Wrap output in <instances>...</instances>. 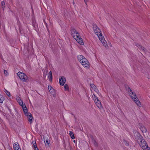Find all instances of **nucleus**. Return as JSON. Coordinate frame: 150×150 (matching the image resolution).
Segmentation results:
<instances>
[{"label": "nucleus", "mask_w": 150, "mask_h": 150, "mask_svg": "<svg viewBox=\"0 0 150 150\" xmlns=\"http://www.w3.org/2000/svg\"><path fill=\"white\" fill-rule=\"evenodd\" d=\"M72 35L74 38L76 40L77 42L80 45H83L84 43L83 40L81 38L79 33L76 30L74 29L71 32Z\"/></svg>", "instance_id": "3"}, {"label": "nucleus", "mask_w": 150, "mask_h": 150, "mask_svg": "<svg viewBox=\"0 0 150 150\" xmlns=\"http://www.w3.org/2000/svg\"><path fill=\"white\" fill-rule=\"evenodd\" d=\"M48 89L49 92L54 97H55L56 96V93L55 90L53 88L50 86H48Z\"/></svg>", "instance_id": "8"}, {"label": "nucleus", "mask_w": 150, "mask_h": 150, "mask_svg": "<svg viewBox=\"0 0 150 150\" xmlns=\"http://www.w3.org/2000/svg\"><path fill=\"white\" fill-rule=\"evenodd\" d=\"M139 144L143 150H150V148L147 145L146 142L142 138H140L139 140Z\"/></svg>", "instance_id": "5"}, {"label": "nucleus", "mask_w": 150, "mask_h": 150, "mask_svg": "<svg viewBox=\"0 0 150 150\" xmlns=\"http://www.w3.org/2000/svg\"><path fill=\"white\" fill-rule=\"evenodd\" d=\"M93 30L94 33L97 35L99 40L100 41L103 45L105 47L107 46L106 41L105 40L103 36V35L100 29L96 25H93Z\"/></svg>", "instance_id": "1"}, {"label": "nucleus", "mask_w": 150, "mask_h": 150, "mask_svg": "<svg viewBox=\"0 0 150 150\" xmlns=\"http://www.w3.org/2000/svg\"><path fill=\"white\" fill-rule=\"evenodd\" d=\"M44 142L45 144H50V140L48 139H47L45 141V140H44Z\"/></svg>", "instance_id": "24"}, {"label": "nucleus", "mask_w": 150, "mask_h": 150, "mask_svg": "<svg viewBox=\"0 0 150 150\" xmlns=\"http://www.w3.org/2000/svg\"><path fill=\"white\" fill-rule=\"evenodd\" d=\"M1 6H2V8H3V10L4 9V8L5 7V3L4 1H2L1 2Z\"/></svg>", "instance_id": "22"}, {"label": "nucleus", "mask_w": 150, "mask_h": 150, "mask_svg": "<svg viewBox=\"0 0 150 150\" xmlns=\"http://www.w3.org/2000/svg\"><path fill=\"white\" fill-rule=\"evenodd\" d=\"M90 86L92 89L93 90H94L95 92H96V93H98V89L96 88V86L94 84H91L90 85Z\"/></svg>", "instance_id": "12"}, {"label": "nucleus", "mask_w": 150, "mask_h": 150, "mask_svg": "<svg viewBox=\"0 0 150 150\" xmlns=\"http://www.w3.org/2000/svg\"><path fill=\"white\" fill-rule=\"evenodd\" d=\"M141 130L143 132H146L147 131V129L146 127L144 126H141L140 128Z\"/></svg>", "instance_id": "17"}, {"label": "nucleus", "mask_w": 150, "mask_h": 150, "mask_svg": "<svg viewBox=\"0 0 150 150\" xmlns=\"http://www.w3.org/2000/svg\"><path fill=\"white\" fill-rule=\"evenodd\" d=\"M17 102L22 107L23 106V105H25V104H23V101L21 100H18V101H17Z\"/></svg>", "instance_id": "21"}, {"label": "nucleus", "mask_w": 150, "mask_h": 150, "mask_svg": "<svg viewBox=\"0 0 150 150\" xmlns=\"http://www.w3.org/2000/svg\"><path fill=\"white\" fill-rule=\"evenodd\" d=\"M33 145L34 147H35V146H37V145H36L35 142L33 141Z\"/></svg>", "instance_id": "25"}, {"label": "nucleus", "mask_w": 150, "mask_h": 150, "mask_svg": "<svg viewBox=\"0 0 150 150\" xmlns=\"http://www.w3.org/2000/svg\"><path fill=\"white\" fill-rule=\"evenodd\" d=\"M16 100H17V101H18V100H21V98L19 96H17L16 98Z\"/></svg>", "instance_id": "26"}, {"label": "nucleus", "mask_w": 150, "mask_h": 150, "mask_svg": "<svg viewBox=\"0 0 150 150\" xmlns=\"http://www.w3.org/2000/svg\"><path fill=\"white\" fill-rule=\"evenodd\" d=\"M128 91L129 93V96L134 100L137 105L139 107L141 106L142 105L141 104L139 100H138V98H137L135 93L134 92H133L129 87L128 89Z\"/></svg>", "instance_id": "4"}, {"label": "nucleus", "mask_w": 150, "mask_h": 150, "mask_svg": "<svg viewBox=\"0 0 150 150\" xmlns=\"http://www.w3.org/2000/svg\"><path fill=\"white\" fill-rule=\"evenodd\" d=\"M92 96L94 102L98 107L100 109H101L102 108V104L97 97L95 95L94 93H93V94L92 95Z\"/></svg>", "instance_id": "6"}, {"label": "nucleus", "mask_w": 150, "mask_h": 150, "mask_svg": "<svg viewBox=\"0 0 150 150\" xmlns=\"http://www.w3.org/2000/svg\"><path fill=\"white\" fill-rule=\"evenodd\" d=\"M14 150H21L20 147L17 142L15 143L13 145Z\"/></svg>", "instance_id": "11"}, {"label": "nucleus", "mask_w": 150, "mask_h": 150, "mask_svg": "<svg viewBox=\"0 0 150 150\" xmlns=\"http://www.w3.org/2000/svg\"><path fill=\"white\" fill-rule=\"evenodd\" d=\"M84 1L86 4V2L88 1V0H84Z\"/></svg>", "instance_id": "29"}, {"label": "nucleus", "mask_w": 150, "mask_h": 150, "mask_svg": "<svg viewBox=\"0 0 150 150\" xmlns=\"http://www.w3.org/2000/svg\"><path fill=\"white\" fill-rule=\"evenodd\" d=\"M27 116L28 117V120L29 121V122H31L32 121V120L33 119V117L32 116V115L30 113H29L28 116Z\"/></svg>", "instance_id": "14"}, {"label": "nucleus", "mask_w": 150, "mask_h": 150, "mask_svg": "<svg viewBox=\"0 0 150 150\" xmlns=\"http://www.w3.org/2000/svg\"><path fill=\"white\" fill-rule=\"evenodd\" d=\"M48 78L49 79V80L50 81H51L52 79V72L51 71L49 72L48 73Z\"/></svg>", "instance_id": "15"}, {"label": "nucleus", "mask_w": 150, "mask_h": 150, "mask_svg": "<svg viewBox=\"0 0 150 150\" xmlns=\"http://www.w3.org/2000/svg\"><path fill=\"white\" fill-rule=\"evenodd\" d=\"M34 150H39L37 146H35V147H34Z\"/></svg>", "instance_id": "27"}, {"label": "nucleus", "mask_w": 150, "mask_h": 150, "mask_svg": "<svg viewBox=\"0 0 150 150\" xmlns=\"http://www.w3.org/2000/svg\"><path fill=\"white\" fill-rule=\"evenodd\" d=\"M78 59L81 64L86 68H89V63L88 60L83 55H79L78 56Z\"/></svg>", "instance_id": "2"}, {"label": "nucleus", "mask_w": 150, "mask_h": 150, "mask_svg": "<svg viewBox=\"0 0 150 150\" xmlns=\"http://www.w3.org/2000/svg\"><path fill=\"white\" fill-rule=\"evenodd\" d=\"M4 91L5 93L9 97H11V94L10 92L7 91V90H6V89H4Z\"/></svg>", "instance_id": "16"}, {"label": "nucleus", "mask_w": 150, "mask_h": 150, "mask_svg": "<svg viewBox=\"0 0 150 150\" xmlns=\"http://www.w3.org/2000/svg\"><path fill=\"white\" fill-rule=\"evenodd\" d=\"M74 142H75V140H74Z\"/></svg>", "instance_id": "31"}, {"label": "nucleus", "mask_w": 150, "mask_h": 150, "mask_svg": "<svg viewBox=\"0 0 150 150\" xmlns=\"http://www.w3.org/2000/svg\"><path fill=\"white\" fill-rule=\"evenodd\" d=\"M20 79L23 82H26L28 80L27 76L24 73L19 72L17 73Z\"/></svg>", "instance_id": "7"}, {"label": "nucleus", "mask_w": 150, "mask_h": 150, "mask_svg": "<svg viewBox=\"0 0 150 150\" xmlns=\"http://www.w3.org/2000/svg\"><path fill=\"white\" fill-rule=\"evenodd\" d=\"M94 144L96 146L97 145V143H96V141H95L94 142Z\"/></svg>", "instance_id": "28"}, {"label": "nucleus", "mask_w": 150, "mask_h": 150, "mask_svg": "<svg viewBox=\"0 0 150 150\" xmlns=\"http://www.w3.org/2000/svg\"><path fill=\"white\" fill-rule=\"evenodd\" d=\"M44 23L46 25V27H47V23H46L45 22V21L44 20Z\"/></svg>", "instance_id": "30"}, {"label": "nucleus", "mask_w": 150, "mask_h": 150, "mask_svg": "<svg viewBox=\"0 0 150 150\" xmlns=\"http://www.w3.org/2000/svg\"><path fill=\"white\" fill-rule=\"evenodd\" d=\"M4 100V96L0 94V103H2Z\"/></svg>", "instance_id": "18"}, {"label": "nucleus", "mask_w": 150, "mask_h": 150, "mask_svg": "<svg viewBox=\"0 0 150 150\" xmlns=\"http://www.w3.org/2000/svg\"><path fill=\"white\" fill-rule=\"evenodd\" d=\"M64 89L65 91H68L69 90V86L67 84H65L64 85Z\"/></svg>", "instance_id": "20"}, {"label": "nucleus", "mask_w": 150, "mask_h": 150, "mask_svg": "<svg viewBox=\"0 0 150 150\" xmlns=\"http://www.w3.org/2000/svg\"><path fill=\"white\" fill-rule=\"evenodd\" d=\"M22 107L23 108L25 115L27 116H28L29 114L30 113L28 112V110L25 105H24Z\"/></svg>", "instance_id": "10"}, {"label": "nucleus", "mask_w": 150, "mask_h": 150, "mask_svg": "<svg viewBox=\"0 0 150 150\" xmlns=\"http://www.w3.org/2000/svg\"><path fill=\"white\" fill-rule=\"evenodd\" d=\"M66 81V79L64 77L62 76L60 78L59 82L60 84L62 86L64 85Z\"/></svg>", "instance_id": "9"}, {"label": "nucleus", "mask_w": 150, "mask_h": 150, "mask_svg": "<svg viewBox=\"0 0 150 150\" xmlns=\"http://www.w3.org/2000/svg\"><path fill=\"white\" fill-rule=\"evenodd\" d=\"M4 73L5 75L6 76H8V72L7 71L4 70Z\"/></svg>", "instance_id": "23"}, {"label": "nucleus", "mask_w": 150, "mask_h": 150, "mask_svg": "<svg viewBox=\"0 0 150 150\" xmlns=\"http://www.w3.org/2000/svg\"><path fill=\"white\" fill-rule=\"evenodd\" d=\"M136 46L140 50L144 51L145 49L144 47L141 45L137 44H136Z\"/></svg>", "instance_id": "13"}, {"label": "nucleus", "mask_w": 150, "mask_h": 150, "mask_svg": "<svg viewBox=\"0 0 150 150\" xmlns=\"http://www.w3.org/2000/svg\"><path fill=\"white\" fill-rule=\"evenodd\" d=\"M128 145V144H126V145Z\"/></svg>", "instance_id": "32"}, {"label": "nucleus", "mask_w": 150, "mask_h": 150, "mask_svg": "<svg viewBox=\"0 0 150 150\" xmlns=\"http://www.w3.org/2000/svg\"><path fill=\"white\" fill-rule=\"evenodd\" d=\"M69 135L71 139H74L75 138L74 134L72 132L70 131L69 132Z\"/></svg>", "instance_id": "19"}]
</instances>
